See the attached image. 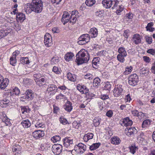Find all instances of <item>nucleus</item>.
I'll return each mask as SVG.
<instances>
[{
    "label": "nucleus",
    "mask_w": 155,
    "mask_h": 155,
    "mask_svg": "<svg viewBox=\"0 0 155 155\" xmlns=\"http://www.w3.org/2000/svg\"><path fill=\"white\" fill-rule=\"evenodd\" d=\"M147 52L153 55L155 54V49H150L147 51Z\"/></svg>",
    "instance_id": "nucleus-53"
},
{
    "label": "nucleus",
    "mask_w": 155,
    "mask_h": 155,
    "mask_svg": "<svg viewBox=\"0 0 155 155\" xmlns=\"http://www.w3.org/2000/svg\"><path fill=\"white\" fill-rule=\"evenodd\" d=\"M120 140L118 137H114L111 139V143L114 145H118L120 143Z\"/></svg>",
    "instance_id": "nucleus-27"
},
{
    "label": "nucleus",
    "mask_w": 155,
    "mask_h": 155,
    "mask_svg": "<svg viewBox=\"0 0 155 155\" xmlns=\"http://www.w3.org/2000/svg\"><path fill=\"white\" fill-rule=\"evenodd\" d=\"M43 7V3L41 0H32L31 2L26 5L25 10L27 14L33 11L36 13L41 12Z\"/></svg>",
    "instance_id": "nucleus-1"
},
{
    "label": "nucleus",
    "mask_w": 155,
    "mask_h": 155,
    "mask_svg": "<svg viewBox=\"0 0 155 155\" xmlns=\"http://www.w3.org/2000/svg\"><path fill=\"white\" fill-rule=\"evenodd\" d=\"M78 43V44L82 45L88 43L90 41V37L88 34L82 35L79 38Z\"/></svg>",
    "instance_id": "nucleus-4"
},
{
    "label": "nucleus",
    "mask_w": 155,
    "mask_h": 155,
    "mask_svg": "<svg viewBox=\"0 0 155 155\" xmlns=\"http://www.w3.org/2000/svg\"><path fill=\"white\" fill-rule=\"evenodd\" d=\"M35 127L37 128L41 127L43 128L44 127V125L42 123H40L39 122H37L35 124Z\"/></svg>",
    "instance_id": "nucleus-56"
},
{
    "label": "nucleus",
    "mask_w": 155,
    "mask_h": 155,
    "mask_svg": "<svg viewBox=\"0 0 155 155\" xmlns=\"http://www.w3.org/2000/svg\"><path fill=\"white\" fill-rule=\"evenodd\" d=\"M143 61L147 63H149L151 60L149 58V57H147V56H143Z\"/></svg>",
    "instance_id": "nucleus-55"
},
{
    "label": "nucleus",
    "mask_w": 155,
    "mask_h": 155,
    "mask_svg": "<svg viewBox=\"0 0 155 155\" xmlns=\"http://www.w3.org/2000/svg\"><path fill=\"white\" fill-rule=\"evenodd\" d=\"M12 92L13 94H14L16 95H18L20 93L19 89L17 87H15L14 89L13 90Z\"/></svg>",
    "instance_id": "nucleus-46"
},
{
    "label": "nucleus",
    "mask_w": 155,
    "mask_h": 155,
    "mask_svg": "<svg viewBox=\"0 0 155 155\" xmlns=\"http://www.w3.org/2000/svg\"><path fill=\"white\" fill-rule=\"evenodd\" d=\"M144 140V139L143 138L141 137H138L137 138V142L141 144H143V142Z\"/></svg>",
    "instance_id": "nucleus-54"
},
{
    "label": "nucleus",
    "mask_w": 155,
    "mask_h": 155,
    "mask_svg": "<svg viewBox=\"0 0 155 155\" xmlns=\"http://www.w3.org/2000/svg\"><path fill=\"white\" fill-rule=\"evenodd\" d=\"M118 52L119 54L122 55L124 56H127V52L124 48L123 47H120L118 49Z\"/></svg>",
    "instance_id": "nucleus-31"
},
{
    "label": "nucleus",
    "mask_w": 155,
    "mask_h": 155,
    "mask_svg": "<svg viewBox=\"0 0 155 155\" xmlns=\"http://www.w3.org/2000/svg\"><path fill=\"white\" fill-rule=\"evenodd\" d=\"M0 85V88L1 89H4L8 86L9 83V80L8 78H3V80L1 81Z\"/></svg>",
    "instance_id": "nucleus-13"
},
{
    "label": "nucleus",
    "mask_w": 155,
    "mask_h": 155,
    "mask_svg": "<svg viewBox=\"0 0 155 155\" xmlns=\"http://www.w3.org/2000/svg\"><path fill=\"white\" fill-rule=\"evenodd\" d=\"M21 111L22 114L25 113H28L30 111V109L28 106L21 107Z\"/></svg>",
    "instance_id": "nucleus-34"
},
{
    "label": "nucleus",
    "mask_w": 155,
    "mask_h": 155,
    "mask_svg": "<svg viewBox=\"0 0 155 155\" xmlns=\"http://www.w3.org/2000/svg\"><path fill=\"white\" fill-rule=\"evenodd\" d=\"M95 15L97 18L101 19L104 18V13L103 11H97L95 13Z\"/></svg>",
    "instance_id": "nucleus-28"
},
{
    "label": "nucleus",
    "mask_w": 155,
    "mask_h": 155,
    "mask_svg": "<svg viewBox=\"0 0 155 155\" xmlns=\"http://www.w3.org/2000/svg\"><path fill=\"white\" fill-rule=\"evenodd\" d=\"M138 113L139 112L136 110H134L132 111V114L134 116L138 117Z\"/></svg>",
    "instance_id": "nucleus-59"
},
{
    "label": "nucleus",
    "mask_w": 155,
    "mask_h": 155,
    "mask_svg": "<svg viewBox=\"0 0 155 155\" xmlns=\"http://www.w3.org/2000/svg\"><path fill=\"white\" fill-rule=\"evenodd\" d=\"M67 77L69 80L72 81H75L76 80V75L70 72L68 73Z\"/></svg>",
    "instance_id": "nucleus-24"
},
{
    "label": "nucleus",
    "mask_w": 155,
    "mask_h": 155,
    "mask_svg": "<svg viewBox=\"0 0 155 155\" xmlns=\"http://www.w3.org/2000/svg\"><path fill=\"white\" fill-rule=\"evenodd\" d=\"M25 19V16L23 13L19 12L17 14L16 19L18 22H23Z\"/></svg>",
    "instance_id": "nucleus-15"
},
{
    "label": "nucleus",
    "mask_w": 155,
    "mask_h": 155,
    "mask_svg": "<svg viewBox=\"0 0 155 155\" xmlns=\"http://www.w3.org/2000/svg\"><path fill=\"white\" fill-rule=\"evenodd\" d=\"M84 78L87 79L89 80H92L94 78L93 76L90 74H87L84 76Z\"/></svg>",
    "instance_id": "nucleus-44"
},
{
    "label": "nucleus",
    "mask_w": 155,
    "mask_h": 155,
    "mask_svg": "<svg viewBox=\"0 0 155 155\" xmlns=\"http://www.w3.org/2000/svg\"><path fill=\"white\" fill-rule=\"evenodd\" d=\"M61 139V137L59 136H55L51 138V140L54 142H56Z\"/></svg>",
    "instance_id": "nucleus-48"
},
{
    "label": "nucleus",
    "mask_w": 155,
    "mask_h": 155,
    "mask_svg": "<svg viewBox=\"0 0 155 155\" xmlns=\"http://www.w3.org/2000/svg\"><path fill=\"white\" fill-rule=\"evenodd\" d=\"M96 58H94L92 61V65L93 67H95L94 66H98V64H99V61H96Z\"/></svg>",
    "instance_id": "nucleus-50"
},
{
    "label": "nucleus",
    "mask_w": 155,
    "mask_h": 155,
    "mask_svg": "<svg viewBox=\"0 0 155 155\" xmlns=\"http://www.w3.org/2000/svg\"><path fill=\"white\" fill-rule=\"evenodd\" d=\"M130 152L133 154H134L136 152V150H137V147L135 146L131 145L129 147Z\"/></svg>",
    "instance_id": "nucleus-37"
},
{
    "label": "nucleus",
    "mask_w": 155,
    "mask_h": 155,
    "mask_svg": "<svg viewBox=\"0 0 155 155\" xmlns=\"http://www.w3.org/2000/svg\"><path fill=\"white\" fill-rule=\"evenodd\" d=\"M9 103V100L7 98L4 99L0 101V104H3L5 107L8 106Z\"/></svg>",
    "instance_id": "nucleus-35"
},
{
    "label": "nucleus",
    "mask_w": 155,
    "mask_h": 155,
    "mask_svg": "<svg viewBox=\"0 0 155 155\" xmlns=\"http://www.w3.org/2000/svg\"><path fill=\"white\" fill-rule=\"evenodd\" d=\"M77 146L79 148V151L81 153H83L86 150V146L82 143H78Z\"/></svg>",
    "instance_id": "nucleus-21"
},
{
    "label": "nucleus",
    "mask_w": 155,
    "mask_h": 155,
    "mask_svg": "<svg viewBox=\"0 0 155 155\" xmlns=\"http://www.w3.org/2000/svg\"><path fill=\"white\" fill-rule=\"evenodd\" d=\"M34 77L35 78L34 80L35 81V80L41 79V75L40 74H36L34 75Z\"/></svg>",
    "instance_id": "nucleus-51"
},
{
    "label": "nucleus",
    "mask_w": 155,
    "mask_h": 155,
    "mask_svg": "<svg viewBox=\"0 0 155 155\" xmlns=\"http://www.w3.org/2000/svg\"><path fill=\"white\" fill-rule=\"evenodd\" d=\"M64 108L67 112H70L73 109L71 103L69 101H68L64 106Z\"/></svg>",
    "instance_id": "nucleus-16"
},
{
    "label": "nucleus",
    "mask_w": 155,
    "mask_h": 155,
    "mask_svg": "<svg viewBox=\"0 0 155 155\" xmlns=\"http://www.w3.org/2000/svg\"><path fill=\"white\" fill-rule=\"evenodd\" d=\"M94 134L93 133H88L85 134L83 137V139L85 142H87L88 140L93 138Z\"/></svg>",
    "instance_id": "nucleus-20"
},
{
    "label": "nucleus",
    "mask_w": 155,
    "mask_h": 155,
    "mask_svg": "<svg viewBox=\"0 0 155 155\" xmlns=\"http://www.w3.org/2000/svg\"><path fill=\"white\" fill-rule=\"evenodd\" d=\"M62 150V146L59 144H54L52 147V150L54 154L59 155L61 152Z\"/></svg>",
    "instance_id": "nucleus-6"
},
{
    "label": "nucleus",
    "mask_w": 155,
    "mask_h": 155,
    "mask_svg": "<svg viewBox=\"0 0 155 155\" xmlns=\"http://www.w3.org/2000/svg\"><path fill=\"white\" fill-rule=\"evenodd\" d=\"M151 69L152 73L155 74V62L153 64V66Z\"/></svg>",
    "instance_id": "nucleus-64"
},
{
    "label": "nucleus",
    "mask_w": 155,
    "mask_h": 155,
    "mask_svg": "<svg viewBox=\"0 0 155 155\" xmlns=\"http://www.w3.org/2000/svg\"><path fill=\"white\" fill-rule=\"evenodd\" d=\"M57 88L55 85L53 84H50L48 85L47 92L49 93L51 92L50 94H54L57 91Z\"/></svg>",
    "instance_id": "nucleus-11"
},
{
    "label": "nucleus",
    "mask_w": 155,
    "mask_h": 155,
    "mask_svg": "<svg viewBox=\"0 0 155 155\" xmlns=\"http://www.w3.org/2000/svg\"><path fill=\"white\" fill-rule=\"evenodd\" d=\"M123 86L121 85H117L115 87L113 91L114 95L115 97H117L121 94L123 91Z\"/></svg>",
    "instance_id": "nucleus-5"
},
{
    "label": "nucleus",
    "mask_w": 155,
    "mask_h": 155,
    "mask_svg": "<svg viewBox=\"0 0 155 155\" xmlns=\"http://www.w3.org/2000/svg\"><path fill=\"white\" fill-rule=\"evenodd\" d=\"M21 63L28 64L29 63V60L27 57H22L20 59Z\"/></svg>",
    "instance_id": "nucleus-40"
},
{
    "label": "nucleus",
    "mask_w": 155,
    "mask_h": 155,
    "mask_svg": "<svg viewBox=\"0 0 155 155\" xmlns=\"http://www.w3.org/2000/svg\"><path fill=\"white\" fill-rule=\"evenodd\" d=\"M32 135L34 137L38 139L43 137L45 135V133L43 131L38 130L33 132Z\"/></svg>",
    "instance_id": "nucleus-8"
},
{
    "label": "nucleus",
    "mask_w": 155,
    "mask_h": 155,
    "mask_svg": "<svg viewBox=\"0 0 155 155\" xmlns=\"http://www.w3.org/2000/svg\"><path fill=\"white\" fill-rule=\"evenodd\" d=\"M45 79L44 78H41V79L38 80H35V82H36L37 85L39 86L40 87H41L43 86H47V84L45 83Z\"/></svg>",
    "instance_id": "nucleus-17"
},
{
    "label": "nucleus",
    "mask_w": 155,
    "mask_h": 155,
    "mask_svg": "<svg viewBox=\"0 0 155 155\" xmlns=\"http://www.w3.org/2000/svg\"><path fill=\"white\" fill-rule=\"evenodd\" d=\"M146 41L148 44H150L152 43V38L151 37H145Z\"/></svg>",
    "instance_id": "nucleus-52"
},
{
    "label": "nucleus",
    "mask_w": 155,
    "mask_h": 155,
    "mask_svg": "<svg viewBox=\"0 0 155 155\" xmlns=\"http://www.w3.org/2000/svg\"><path fill=\"white\" fill-rule=\"evenodd\" d=\"M89 54L84 49H82L76 54V61L78 65L87 62L89 60Z\"/></svg>",
    "instance_id": "nucleus-2"
},
{
    "label": "nucleus",
    "mask_w": 155,
    "mask_h": 155,
    "mask_svg": "<svg viewBox=\"0 0 155 155\" xmlns=\"http://www.w3.org/2000/svg\"><path fill=\"white\" fill-rule=\"evenodd\" d=\"M101 80L100 78L98 77L95 78L93 82V86L94 87H96L99 86L100 84Z\"/></svg>",
    "instance_id": "nucleus-30"
},
{
    "label": "nucleus",
    "mask_w": 155,
    "mask_h": 155,
    "mask_svg": "<svg viewBox=\"0 0 155 155\" xmlns=\"http://www.w3.org/2000/svg\"><path fill=\"white\" fill-rule=\"evenodd\" d=\"M26 95L25 99H28L30 98L31 99L32 98V95L33 93L32 91L31 90H28L26 91L25 92Z\"/></svg>",
    "instance_id": "nucleus-29"
},
{
    "label": "nucleus",
    "mask_w": 155,
    "mask_h": 155,
    "mask_svg": "<svg viewBox=\"0 0 155 155\" xmlns=\"http://www.w3.org/2000/svg\"><path fill=\"white\" fill-rule=\"evenodd\" d=\"M100 145L101 143H93L90 146V149L91 150L96 149L98 148Z\"/></svg>",
    "instance_id": "nucleus-32"
},
{
    "label": "nucleus",
    "mask_w": 155,
    "mask_h": 155,
    "mask_svg": "<svg viewBox=\"0 0 155 155\" xmlns=\"http://www.w3.org/2000/svg\"><path fill=\"white\" fill-rule=\"evenodd\" d=\"M133 41L136 44H138L141 42V39L138 34H135L133 36Z\"/></svg>",
    "instance_id": "nucleus-22"
},
{
    "label": "nucleus",
    "mask_w": 155,
    "mask_h": 155,
    "mask_svg": "<svg viewBox=\"0 0 155 155\" xmlns=\"http://www.w3.org/2000/svg\"><path fill=\"white\" fill-rule=\"evenodd\" d=\"M126 56H124L122 55L118 54L117 56V58L118 60L121 62H123L124 61V57Z\"/></svg>",
    "instance_id": "nucleus-42"
},
{
    "label": "nucleus",
    "mask_w": 155,
    "mask_h": 155,
    "mask_svg": "<svg viewBox=\"0 0 155 155\" xmlns=\"http://www.w3.org/2000/svg\"><path fill=\"white\" fill-rule=\"evenodd\" d=\"M80 90V92L82 94H86L88 92V90L85 86L84 85L81 86Z\"/></svg>",
    "instance_id": "nucleus-33"
},
{
    "label": "nucleus",
    "mask_w": 155,
    "mask_h": 155,
    "mask_svg": "<svg viewBox=\"0 0 155 155\" xmlns=\"http://www.w3.org/2000/svg\"><path fill=\"white\" fill-rule=\"evenodd\" d=\"M113 114V111L111 110H109L106 113V115L107 117H112Z\"/></svg>",
    "instance_id": "nucleus-58"
},
{
    "label": "nucleus",
    "mask_w": 155,
    "mask_h": 155,
    "mask_svg": "<svg viewBox=\"0 0 155 155\" xmlns=\"http://www.w3.org/2000/svg\"><path fill=\"white\" fill-rule=\"evenodd\" d=\"M95 0H86L85 2L86 5L88 6H91L95 3Z\"/></svg>",
    "instance_id": "nucleus-36"
},
{
    "label": "nucleus",
    "mask_w": 155,
    "mask_h": 155,
    "mask_svg": "<svg viewBox=\"0 0 155 155\" xmlns=\"http://www.w3.org/2000/svg\"><path fill=\"white\" fill-rule=\"evenodd\" d=\"M10 64L12 65L15 66L16 63V59L13 58V59H11V58H10Z\"/></svg>",
    "instance_id": "nucleus-57"
},
{
    "label": "nucleus",
    "mask_w": 155,
    "mask_h": 155,
    "mask_svg": "<svg viewBox=\"0 0 155 155\" xmlns=\"http://www.w3.org/2000/svg\"><path fill=\"white\" fill-rule=\"evenodd\" d=\"M114 6L112 7V8L114 9L115 8L117 7V5L119 4V1L117 0H114Z\"/></svg>",
    "instance_id": "nucleus-61"
},
{
    "label": "nucleus",
    "mask_w": 155,
    "mask_h": 155,
    "mask_svg": "<svg viewBox=\"0 0 155 155\" xmlns=\"http://www.w3.org/2000/svg\"><path fill=\"white\" fill-rule=\"evenodd\" d=\"M59 121L61 123L63 124H66L67 123V121L66 119L63 118V117H60L59 119Z\"/></svg>",
    "instance_id": "nucleus-49"
},
{
    "label": "nucleus",
    "mask_w": 155,
    "mask_h": 155,
    "mask_svg": "<svg viewBox=\"0 0 155 155\" xmlns=\"http://www.w3.org/2000/svg\"><path fill=\"white\" fill-rule=\"evenodd\" d=\"M101 120V119H99L97 118H96L94 120L93 122L94 126L95 127H97L99 126L100 124Z\"/></svg>",
    "instance_id": "nucleus-41"
},
{
    "label": "nucleus",
    "mask_w": 155,
    "mask_h": 155,
    "mask_svg": "<svg viewBox=\"0 0 155 155\" xmlns=\"http://www.w3.org/2000/svg\"><path fill=\"white\" fill-rule=\"evenodd\" d=\"M122 122H123L124 125L126 126H130L133 124L132 121L130 120L129 118L128 117L123 119Z\"/></svg>",
    "instance_id": "nucleus-18"
},
{
    "label": "nucleus",
    "mask_w": 155,
    "mask_h": 155,
    "mask_svg": "<svg viewBox=\"0 0 155 155\" xmlns=\"http://www.w3.org/2000/svg\"><path fill=\"white\" fill-rule=\"evenodd\" d=\"M9 33L7 29H2L0 31V39H2L6 36Z\"/></svg>",
    "instance_id": "nucleus-23"
},
{
    "label": "nucleus",
    "mask_w": 155,
    "mask_h": 155,
    "mask_svg": "<svg viewBox=\"0 0 155 155\" xmlns=\"http://www.w3.org/2000/svg\"><path fill=\"white\" fill-rule=\"evenodd\" d=\"M129 84L132 86L136 85L138 81V77L136 74L130 75L128 78Z\"/></svg>",
    "instance_id": "nucleus-3"
},
{
    "label": "nucleus",
    "mask_w": 155,
    "mask_h": 155,
    "mask_svg": "<svg viewBox=\"0 0 155 155\" xmlns=\"http://www.w3.org/2000/svg\"><path fill=\"white\" fill-rule=\"evenodd\" d=\"M129 31L128 30H126L124 31L123 34V35L126 38H127L128 37V34Z\"/></svg>",
    "instance_id": "nucleus-62"
},
{
    "label": "nucleus",
    "mask_w": 155,
    "mask_h": 155,
    "mask_svg": "<svg viewBox=\"0 0 155 155\" xmlns=\"http://www.w3.org/2000/svg\"><path fill=\"white\" fill-rule=\"evenodd\" d=\"M80 122H78L77 121H74L72 123V126L74 128L76 129H78L79 127L80 126V124L79 123Z\"/></svg>",
    "instance_id": "nucleus-39"
},
{
    "label": "nucleus",
    "mask_w": 155,
    "mask_h": 155,
    "mask_svg": "<svg viewBox=\"0 0 155 155\" xmlns=\"http://www.w3.org/2000/svg\"><path fill=\"white\" fill-rule=\"evenodd\" d=\"M70 15L67 12H64L62 16V18L61 20V22L64 25H65L66 23L70 22Z\"/></svg>",
    "instance_id": "nucleus-9"
},
{
    "label": "nucleus",
    "mask_w": 155,
    "mask_h": 155,
    "mask_svg": "<svg viewBox=\"0 0 155 155\" xmlns=\"http://www.w3.org/2000/svg\"><path fill=\"white\" fill-rule=\"evenodd\" d=\"M102 3L105 8H109L112 6L113 1L111 0H104L102 2Z\"/></svg>",
    "instance_id": "nucleus-14"
},
{
    "label": "nucleus",
    "mask_w": 155,
    "mask_h": 155,
    "mask_svg": "<svg viewBox=\"0 0 155 155\" xmlns=\"http://www.w3.org/2000/svg\"><path fill=\"white\" fill-rule=\"evenodd\" d=\"M89 33L91 35L92 38L96 37L98 34L97 30L95 28H91Z\"/></svg>",
    "instance_id": "nucleus-19"
},
{
    "label": "nucleus",
    "mask_w": 155,
    "mask_h": 155,
    "mask_svg": "<svg viewBox=\"0 0 155 155\" xmlns=\"http://www.w3.org/2000/svg\"><path fill=\"white\" fill-rule=\"evenodd\" d=\"M101 98L103 100H105L108 99L109 97L108 95L106 94H103L101 95Z\"/></svg>",
    "instance_id": "nucleus-63"
},
{
    "label": "nucleus",
    "mask_w": 155,
    "mask_h": 155,
    "mask_svg": "<svg viewBox=\"0 0 155 155\" xmlns=\"http://www.w3.org/2000/svg\"><path fill=\"white\" fill-rule=\"evenodd\" d=\"M21 124L22 126L25 128L30 127L31 125V123L28 120H23Z\"/></svg>",
    "instance_id": "nucleus-25"
},
{
    "label": "nucleus",
    "mask_w": 155,
    "mask_h": 155,
    "mask_svg": "<svg viewBox=\"0 0 155 155\" xmlns=\"http://www.w3.org/2000/svg\"><path fill=\"white\" fill-rule=\"evenodd\" d=\"M52 71L57 74H59L60 73V72L58 68L56 66H54L53 67Z\"/></svg>",
    "instance_id": "nucleus-47"
},
{
    "label": "nucleus",
    "mask_w": 155,
    "mask_h": 155,
    "mask_svg": "<svg viewBox=\"0 0 155 155\" xmlns=\"http://www.w3.org/2000/svg\"><path fill=\"white\" fill-rule=\"evenodd\" d=\"M150 121L149 120H144L142 124V127L144 128L147 126L149 124H150Z\"/></svg>",
    "instance_id": "nucleus-43"
},
{
    "label": "nucleus",
    "mask_w": 155,
    "mask_h": 155,
    "mask_svg": "<svg viewBox=\"0 0 155 155\" xmlns=\"http://www.w3.org/2000/svg\"><path fill=\"white\" fill-rule=\"evenodd\" d=\"M130 68H127L125 71L124 73H125V74H128L132 70L131 69L132 68L131 67H130Z\"/></svg>",
    "instance_id": "nucleus-60"
},
{
    "label": "nucleus",
    "mask_w": 155,
    "mask_h": 155,
    "mask_svg": "<svg viewBox=\"0 0 155 155\" xmlns=\"http://www.w3.org/2000/svg\"><path fill=\"white\" fill-rule=\"evenodd\" d=\"M51 37L50 34L48 33H46L44 36V42L45 45L47 47H50L52 45V41L51 38Z\"/></svg>",
    "instance_id": "nucleus-7"
},
{
    "label": "nucleus",
    "mask_w": 155,
    "mask_h": 155,
    "mask_svg": "<svg viewBox=\"0 0 155 155\" xmlns=\"http://www.w3.org/2000/svg\"><path fill=\"white\" fill-rule=\"evenodd\" d=\"M126 134L129 137H132L134 136V134H137V130L135 127H131L129 128H127V130H126Z\"/></svg>",
    "instance_id": "nucleus-10"
},
{
    "label": "nucleus",
    "mask_w": 155,
    "mask_h": 155,
    "mask_svg": "<svg viewBox=\"0 0 155 155\" xmlns=\"http://www.w3.org/2000/svg\"><path fill=\"white\" fill-rule=\"evenodd\" d=\"M74 56L72 52H68L65 55L64 58L67 61L71 60Z\"/></svg>",
    "instance_id": "nucleus-26"
},
{
    "label": "nucleus",
    "mask_w": 155,
    "mask_h": 155,
    "mask_svg": "<svg viewBox=\"0 0 155 155\" xmlns=\"http://www.w3.org/2000/svg\"><path fill=\"white\" fill-rule=\"evenodd\" d=\"M111 87V85L109 82H107L104 87V89L105 90H109Z\"/></svg>",
    "instance_id": "nucleus-45"
},
{
    "label": "nucleus",
    "mask_w": 155,
    "mask_h": 155,
    "mask_svg": "<svg viewBox=\"0 0 155 155\" xmlns=\"http://www.w3.org/2000/svg\"><path fill=\"white\" fill-rule=\"evenodd\" d=\"M77 20L76 16L74 15H71L70 17V22L72 23V24H74Z\"/></svg>",
    "instance_id": "nucleus-38"
},
{
    "label": "nucleus",
    "mask_w": 155,
    "mask_h": 155,
    "mask_svg": "<svg viewBox=\"0 0 155 155\" xmlns=\"http://www.w3.org/2000/svg\"><path fill=\"white\" fill-rule=\"evenodd\" d=\"M64 145L66 147H69L73 143V140L69 137H66L63 139Z\"/></svg>",
    "instance_id": "nucleus-12"
}]
</instances>
